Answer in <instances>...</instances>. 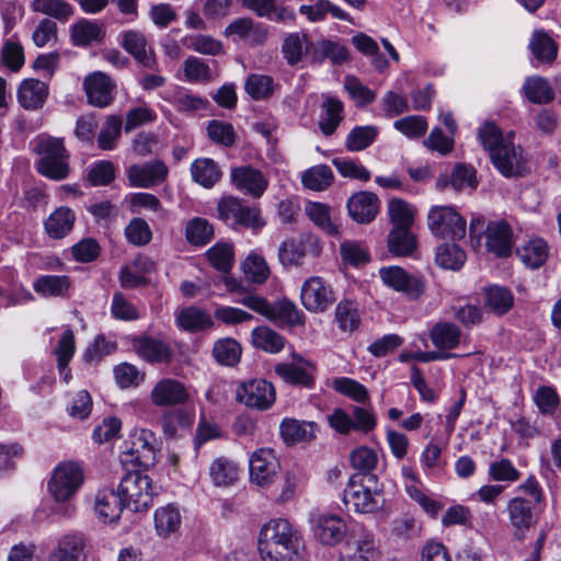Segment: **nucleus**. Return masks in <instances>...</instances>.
<instances>
[{
	"instance_id": "f257e3e1",
	"label": "nucleus",
	"mask_w": 561,
	"mask_h": 561,
	"mask_svg": "<svg viewBox=\"0 0 561 561\" xmlns=\"http://www.w3.org/2000/svg\"><path fill=\"white\" fill-rule=\"evenodd\" d=\"M478 136L501 174L510 178L526 172V160L522 148L512 141L513 133L504 136L494 123L486 122L479 127Z\"/></svg>"
},
{
	"instance_id": "f03ea898",
	"label": "nucleus",
	"mask_w": 561,
	"mask_h": 561,
	"mask_svg": "<svg viewBox=\"0 0 561 561\" xmlns=\"http://www.w3.org/2000/svg\"><path fill=\"white\" fill-rule=\"evenodd\" d=\"M298 533L283 518L264 524L259 535V551L262 561H293L298 552Z\"/></svg>"
},
{
	"instance_id": "7ed1b4c3",
	"label": "nucleus",
	"mask_w": 561,
	"mask_h": 561,
	"mask_svg": "<svg viewBox=\"0 0 561 561\" xmlns=\"http://www.w3.org/2000/svg\"><path fill=\"white\" fill-rule=\"evenodd\" d=\"M32 150L36 156L34 168L38 174L56 182L69 176L70 152L64 138L41 134L32 140Z\"/></svg>"
},
{
	"instance_id": "20e7f679",
	"label": "nucleus",
	"mask_w": 561,
	"mask_h": 561,
	"mask_svg": "<svg viewBox=\"0 0 561 561\" xmlns=\"http://www.w3.org/2000/svg\"><path fill=\"white\" fill-rule=\"evenodd\" d=\"M343 503L347 511L369 514L383 507L385 497L377 486L375 474H353L343 492Z\"/></svg>"
},
{
	"instance_id": "39448f33",
	"label": "nucleus",
	"mask_w": 561,
	"mask_h": 561,
	"mask_svg": "<svg viewBox=\"0 0 561 561\" xmlns=\"http://www.w3.org/2000/svg\"><path fill=\"white\" fill-rule=\"evenodd\" d=\"M125 505L133 512L147 510L157 495V488L149 476L141 471L127 472L117 488Z\"/></svg>"
},
{
	"instance_id": "423d86ee",
	"label": "nucleus",
	"mask_w": 561,
	"mask_h": 561,
	"mask_svg": "<svg viewBox=\"0 0 561 561\" xmlns=\"http://www.w3.org/2000/svg\"><path fill=\"white\" fill-rule=\"evenodd\" d=\"M123 462H135L148 468L156 461L158 439L154 433L147 428H135L123 447Z\"/></svg>"
},
{
	"instance_id": "0eeeda50",
	"label": "nucleus",
	"mask_w": 561,
	"mask_h": 561,
	"mask_svg": "<svg viewBox=\"0 0 561 561\" xmlns=\"http://www.w3.org/2000/svg\"><path fill=\"white\" fill-rule=\"evenodd\" d=\"M239 302L276 323L288 325H297L301 323V313L295 304L289 300L285 299L271 305L263 297L245 295L239 300Z\"/></svg>"
},
{
	"instance_id": "6e6552de",
	"label": "nucleus",
	"mask_w": 561,
	"mask_h": 561,
	"mask_svg": "<svg viewBox=\"0 0 561 561\" xmlns=\"http://www.w3.org/2000/svg\"><path fill=\"white\" fill-rule=\"evenodd\" d=\"M466 224V219L453 206H433L427 215L431 232L442 239H462Z\"/></svg>"
},
{
	"instance_id": "1a4fd4ad",
	"label": "nucleus",
	"mask_w": 561,
	"mask_h": 561,
	"mask_svg": "<svg viewBox=\"0 0 561 561\" xmlns=\"http://www.w3.org/2000/svg\"><path fill=\"white\" fill-rule=\"evenodd\" d=\"M83 482V469L75 461H64L53 471L48 490L57 502L69 501Z\"/></svg>"
},
{
	"instance_id": "9d476101",
	"label": "nucleus",
	"mask_w": 561,
	"mask_h": 561,
	"mask_svg": "<svg viewBox=\"0 0 561 561\" xmlns=\"http://www.w3.org/2000/svg\"><path fill=\"white\" fill-rule=\"evenodd\" d=\"M321 249L318 237L304 232L284 240L278 247L277 256L285 268L298 267L304 264L307 254L318 256Z\"/></svg>"
},
{
	"instance_id": "9b49d317",
	"label": "nucleus",
	"mask_w": 561,
	"mask_h": 561,
	"mask_svg": "<svg viewBox=\"0 0 561 561\" xmlns=\"http://www.w3.org/2000/svg\"><path fill=\"white\" fill-rule=\"evenodd\" d=\"M328 421L335 432L343 435H347L352 431L367 434L377 425L373 411L364 407H353L352 414H348L343 409H335L328 416Z\"/></svg>"
},
{
	"instance_id": "f8f14e48",
	"label": "nucleus",
	"mask_w": 561,
	"mask_h": 561,
	"mask_svg": "<svg viewBox=\"0 0 561 561\" xmlns=\"http://www.w3.org/2000/svg\"><path fill=\"white\" fill-rule=\"evenodd\" d=\"M218 213L224 220H231L254 231L266 225L257 207H250L236 197L222 198L218 204Z\"/></svg>"
},
{
	"instance_id": "ddd939ff",
	"label": "nucleus",
	"mask_w": 561,
	"mask_h": 561,
	"mask_svg": "<svg viewBox=\"0 0 561 561\" xmlns=\"http://www.w3.org/2000/svg\"><path fill=\"white\" fill-rule=\"evenodd\" d=\"M237 400L250 409L268 410L276 400L275 387L265 379L249 380L237 389Z\"/></svg>"
},
{
	"instance_id": "4468645a",
	"label": "nucleus",
	"mask_w": 561,
	"mask_h": 561,
	"mask_svg": "<svg viewBox=\"0 0 561 561\" xmlns=\"http://www.w3.org/2000/svg\"><path fill=\"white\" fill-rule=\"evenodd\" d=\"M302 306L310 312L319 313L329 309L335 301L332 288L320 276H311L301 286Z\"/></svg>"
},
{
	"instance_id": "2eb2a0df",
	"label": "nucleus",
	"mask_w": 561,
	"mask_h": 561,
	"mask_svg": "<svg viewBox=\"0 0 561 561\" xmlns=\"http://www.w3.org/2000/svg\"><path fill=\"white\" fill-rule=\"evenodd\" d=\"M379 276L386 286L403 293L410 299H417L426 289V284L421 277L411 275L399 266L381 267Z\"/></svg>"
},
{
	"instance_id": "dca6fc26",
	"label": "nucleus",
	"mask_w": 561,
	"mask_h": 561,
	"mask_svg": "<svg viewBox=\"0 0 561 561\" xmlns=\"http://www.w3.org/2000/svg\"><path fill=\"white\" fill-rule=\"evenodd\" d=\"M83 90L90 105L104 108L113 103L116 84L106 73L94 71L84 78Z\"/></svg>"
},
{
	"instance_id": "f3484780",
	"label": "nucleus",
	"mask_w": 561,
	"mask_h": 561,
	"mask_svg": "<svg viewBox=\"0 0 561 561\" xmlns=\"http://www.w3.org/2000/svg\"><path fill=\"white\" fill-rule=\"evenodd\" d=\"M249 467L251 482L267 486L274 481L279 470V462L272 449L260 448L251 455Z\"/></svg>"
},
{
	"instance_id": "a211bd4d",
	"label": "nucleus",
	"mask_w": 561,
	"mask_h": 561,
	"mask_svg": "<svg viewBox=\"0 0 561 561\" xmlns=\"http://www.w3.org/2000/svg\"><path fill=\"white\" fill-rule=\"evenodd\" d=\"M135 353L149 364L169 363L172 359V350L162 339L140 334L131 339Z\"/></svg>"
},
{
	"instance_id": "6ab92c4d",
	"label": "nucleus",
	"mask_w": 561,
	"mask_h": 561,
	"mask_svg": "<svg viewBox=\"0 0 561 561\" xmlns=\"http://www.w3.org/2000/svg\"><path fill=\"white\" fill-rule=\"evenodd\" d=\"M168 167L161 160H154L142 164H133L127 171V178L131 186L152 187L162 183L168 176Z\"/></svg>"
},
{
	"instance_id": "aec40b11",
	"label": "nucleus",
	"mask_w": 561,
	"mask_h": 561,
	"mask_svg": "<svg viewBox=\"0 0 561 561\" xmlns=\"http://www.w3.org/2000/svg\"><path fill=\"white\" fill-rule=\"evenodd\" d=\"M274 371L285 382L304 388L314 386L316 367L310 362L304 360L297 356V363H278L274 366Z\"/></svg>"
},
{
	"instance_id": "412c9836",
	"label": "nucleus",
	"mask_w": 561,
	"mask_h": 561,
	"mask_svg": "<svg viewBox=\"0 0 561 561\" xmlns=\"http://www.w3.org/2000/svg\"><path fill=\"white\" fill-rule=\"evenodd\" d=\"M350 553L348 561H373L377 554V547L371 533L357 525L350 530V538L345 543Z\"/></svg>"
},
{
	"instance_id": "4be33fe9",
	"label": "nucleus",
	"mask_w": 561,
	"mask_h": 561,
	"mask_svg": "<svg viewBox=\"0 0 561 561\" xmlns=\"http://www.w3.org/2000/svg\"><path fill=\"white\" fill-rule=\"evenodd\" d=\"M350 217L357 224L371 222L380 207V201L375 193L360 191L353 194L346 203Z\"/></svg>"
},
{
	"instance_id": "5701e85b",
	"label": "nucleus",
	"mask_w": 561,
	"mask_h": 561,
	"mask_svg": "<svg viewBox=\"0 0 561 561\" xmlns=\"http://www.w3.org/2000/svg\"><path fill=\"white\" fill-rule=\"evenodd\" d=\"M150 399L158 407L182 404L188 400V392L182 382L165 378L154 385Z\"/></svg>"
},
{
	"instance_id": "b1692460",
	"label": "nucleus",
	"mask_w": 561,
	"mask_h": 561,
	"mask_svg": "<svg viewBox=\"0 0 561 561\" xmlns=\"http://www.w3.org/2000/svg\"><path fill=\"white\" fill-rule=\"evenodd\" d=\"M231 182L240 191L253 197H260L267 187L263 173L250 165H241L231 170Z\"/></svg>"
},
{
	"instance_id": "393cba45",
	"label": "nucleus",
	"mask_w": 561,
	"mask_h": 561,
	"mask_svg": "<svg viewBox=\"0 0 561 561\" xmlns=\"http://www.w3.org/2000/svg\"><path fill=\"white\" fill-rule=\"evenodd\" d=\"M49 89L47 83L28 78L24 79L16 91L19 104L26 111L42 108L48 98Z\"/></svg>"
},
{
	"instance_id": "a878e982",
	"label": "nucleus",
	"mask_w": 561,
	"mask_h": 561,
	"mask_svg": "<svg viewBox=\"0 0 561 561\" xmlns=\"http://www.w3.org/2000/svg\"><path fill=\"white\" fill-rule=\"evenodd\" d=\"M485 245L496 256H507L513 248V233L506 221L490 222L485 230Z\"/></svg>"
},
{
	"instance_id": "bb28decb",
	"label": "nucleus",
	"mask_w": 561,
	"mask_h": 561,
	"mask_svg": "<svg viewBox=\"0 0 561 561\" xmlns=\"http://www.w3.org/2000/svg\"><path fill=\"white\" fill-rule=\"evenodd\" d=\"M313 531L321 543L335 546L346 536L347 527L337 515H320L314 520Z\"/></svg>"
},
{
	"instance_id": "cd10ccee",
	"label": "nucleus",
	"mask_w": 561,
	"mask_h": 561,
	"mask_svg": "<svg viewBox=\"0 0 561 561\" xmlns=\"http://www.w3.org/2000/svg\"><path fill=\"white\" fill-rule=\"evenodd\" d=\"M242 5L259 18H266L276 23L295 21L296 14L289 7L277 5L276 0H241Z\"/></svg>"
},
{
	"instance_id": "c85d7f7f",
	"label": "nucleus",
	"mask_w": 561,
	"mask_h": 561,
	"mask_svg": "<svg viewBox=\"0 0 561 561\" xmlns=\"http://www.w3.org/2000/svg\"><path fill=\"white\" fill-rule=\"evenodd\" d=\"M121 44L144 67L153 69L157 66L156 55L148 49L146 37L139 31L124 32Z\"/></svg>"
},
{
	"instance_id": "c756f323",
	"label": "nucleus",
	"mask_w": 561,
	"mask_h": 561,
	"mask_svg": "<svg viewBox=\"0 0 561 561\" xmlns=\"http://www.w3.org/2000/svg\"><path fill=\"white\" fill-rule=\"evenodd\" d=\"M126 507L119 492L104 488L95 495V512L104 523H112L119 518Z\"/></svg>"
},
{
	"instance_id": "7c9ffc66",
	"label": "nucleus",
	"mask_w": 561,
	"mask_h": 561,
	"mask_svg": "<svg viewBox=\"0 0 561 561\" xmlns=\"http://www.w3.org/2000/svg\"><path fill=\"white\" fill-rule=\"evenodd\" d=\"M279 432L288 445L306 443L316 437V424L296 419H284L279 425Z\"/></svg>"
},
{
	"instance_id": "2f4dec72",
	"label": "nucleus",
	"mask_w": 561,
	"mask_h": 561,
	"mask_svg": "<svg viewBox=\"0 0 561 561\" xmlns=\"http://www.w3.org/2000/svg\"><path fill=\"white\" fill-rule=\"evenodd\" d=\"M85 543L79 535H66L48 557V561H80Z\"/></svg>"
},
{
	"instance_id": "473e14b6",
	"label": "nucleus",
	"mask_w": 561,
	"mask_h": 561,
	"mask_svg": "<svg viewBox=\"0 0 561 561\" xmlns=\"http://www.w3.org/2000/svg\"><path fill=\"white\" fill-rule=\"evenodd\" d=\"M75 213L65 206L56 208L45 221V230L50 238L61 239L66 237L73 227Z\"/></svg>"
},
{
	"instance_id": "72a5a7b5",
	"label": "nucleus",
	"mask_w": 561,
	"mask_h": 561,
	"mask_svg": "<svg viewBox=\"0 0 561 561\" xmlns=\"http://www.w3.org/2000/svg\"><path fill=\"white\" fill-rule=\"evenodd\" d=\"M71 280L66 275H43L35 279L33 289L42 297H66Z\"/></svg>"
},
{
	"instance_id": "f704fd0d",
	"label": "nucleus",
	"mask_w": 561,
	"mask_h": 561,
	"mask_svg": "<svg viewBox=\"0 0 561 561\" xmlns=\"http://www.w3.org/2000/svg\"><path fill=\"white\" fill-rule=\"evenodd\" d=\"M191 174L193 181L205 188L213 187L222 175L218 164L210 158L194 160L191 165Z\"/></svg>"
},
{
	"instance_id": "c9c22d12",
	"label": "nucleus",
	"mask_w": 561,
	"mask_h": 561,
	"mask_svg": "<svg viewBox=\"0 0 561 561\" xmlns=\"http://www.w3.org/2000/svg\"><path fill=\"white\" fill-rule=\"evenodd\" d=\"M528 47L540 62L551 64L558 56V45L543 30L534 31Z\"/></svg>"
},
{
	"instance_id": "e433bc0d",
	"label": "nucleus",
	"mask_w": 561,
	"mask_h": 561,
	"mask_svg": "<svg viewBox=\"0 0 561 561\" xmlns=\"http://www.w3.org/2000/svg\"><path fill=\"white\" fill-rule=\"evenodd\" d=\"M343 103L339 99L325 96L319 119V128L323 135L331 136L337 129L343 119Z\"/></svg>"
},
{
	"instance_id": "4c0bfd02",
	"label": "nucleus",
	"mask_w": 561,
	"mask_h": 561,
	"mask_svg": "<svg viewBox=\"0 0 561 561\" xmlns=\"http://www.w3.org/2000/svg\"><path fill=\"white\" fill-rule=\"evenodd\" d=\"M311 46L307 34L295 32L284 38L282 53L287 64L295 66L301 61L309 49L311 50Z\"/></svg>"
},
{
	"instance_id": "58836bf2",
	"label": "nucleus",
	"mask_w": 561,
	"mask_h": 561,
	"mask_svg": "<svg viewBox=\"0 0 561 561\" xmlns=\"http://www.w3.org/2000/svg\"><path fill=\"white\" fill-rule=\"evenodd\" d=\"M104 36V27L94 21L82 19L71 26V39L76 46H88L93 42H101Z\"/></svg>"
},
{
	"instance_id": "ea45409f",
	"label": "nucleus",
	"mask_w": 561,
	"mask_h": 561,
	"mask_svg": "<svg viewBox=\"0 0 561 561\" xmlns=\"http://www.w3.org/2000/svg\"><path fill=\"white\" fill-rule=\"evenodd\" d=\"M181 514L176 506L168 504L154 512V528L162 538H168L176 533L181 526Z\"/></svg>"
},
{
	"instance_id": "a19ab883",
	"label": "nucleus",
	"mask_w": 561,
	"mask_h": 561,
	"mask_svg": "<svg viewBox=\"0 0 561 561\" xmlns=\"http://www.w3.org/2000/svg\"><path fill=\"white\" fill-rule=\"evenodd\" d=\"M178 325L188 332H198L213 325L211 317L204 310L191 306L183 308L176 314Z\"/></svg>"
},
{
	"instance_id": "79ce46f5",
	"label": "nucleus",
	"mask_w": 561,
	"mask_h": 561,
	"mask_svg": "<svg viewBox=\"0 0 561 561\" xmlns=\"http://www.w3.org/2000/svg\"><path fill=\"white\" fill-rule=\"evenodd\" d=\"M310 56L312 61L321 64L325 59L331 60L333 64H342L347 57V49L339 43L321 39L312 44Z\"/></svg>"
},
{
	"instance_id": "37998d69",
	"label": "nucleus",
	"mask_w": 561,
	"mask_h": 561,
	"mask_svg": "<svg viewBox=\"0 0 561 561\" xmlns=\"http://www.w3.org/2000/svg\"><path fill=\"white\" fill-rule=\"evenodd\" d=\"M525 98L534 104H547L554 99V91L542 77H528L523 85Z\"/></svg>"
},
{
	"instance_id": "c03bdc74",
	"label": "nucleus",
	"mask_w": 561,
	"mask_h": 561,
	"mask_svg": "<svg viewBox=\"0 0 561 561\" xmlns=\"http://www.w3.org/2000/svg\"><path fill=\"white\" fill-rule=\"evenodd\" d=\"M388 249L397 256H408L416 249L415 236L410 228H392L388 236Z\"/></svg>"
},
{
	"instance_id": "a18cd8bd",
	"label": "nucleus",
	"mask_w": 561,
	"mask_h": 561,
	"mask_svg": "<svg viewBox=\"0 0 561 561\" xmlns=\"http://www.w3.org/2000/svg\"><path fill=\"white\" fill-rule=\"evenodd\" d=\"M516 255L530 268H538L548 257V245L542 239H534L517 248Z\"/></svg>"
},
{
	"instance_id": "49530a36",
	"label": "nucleus",
	"mask_w": 561,
	"mask_h": 561,
	"mask_svg": "<svg viewBox=\"0 0 561 561\" xmlns=\"http://www.w3.org/2000/svg\"><path fill=\"white\" fill-rule=\"evenodd\" d=\"M32 11L66 22L73 15V7L66 0H33Z\"/></svg>"
},
{
	"instance_id": "de8ad7c7",
	"label": "nucleus",
	"mask_w": 561,
	"mask_h": 561,
	"mask_svg": "<svg viewBox=\"0 0 561 561\" xmlns=\"http://www.w3.org/2000/svg\"><path fill=\"white\" fill-rule=\"evenodd\" d=\"M430 336L437 348L453 350L460 342L461 331L455 323L440 322L433 327Z\"/></svg>"
},
{
	"instance_id": "09e8293b",
	"label": "nucleus",
	"mask_w": 561,
	"mask_h": 561,
	"mask_svg": "<svg viewBox=\"0 0 561 561\" xmlns=\"http://www.w3.org/2000/svg\"><path fill=\"white\" fill-rule=\"evenodd\" d=\"M508 517L517 531H524L531 526L533 507L530 502L523 497H514L507 504Z\"/></svg>"
},
{
	"instance_id": "8fccbe9b",
	"label": "nucleus",
	"mask_w": 561,
	"mask_h": 561,
	"mask_svg": "<svg viewBox=\"0 0 561 561\" xmlns=\"http://www.w3.org/2000/svg\"><path fill=\"white\" fill-rule=\"evenodd\" d=\"M238 466L225 457H219L213 461L209 468V476L217 486H227L238 480Z\"/></svg>"
},
{
	"instance_id": "3c124183",
	"label": "nucleus",
	"mask_w": 561,
	"mask_h": 561,
	"mask_svg": "<svg viewBox=\"0 0 561 561\" xmlns=\"http://www.w3.org/2000/svg\"><path fill=\"white\" fill-rule=\"evenodd\" d=\"M252 344L267 353H279L285 346V339L268 327H259L252 331Z\"/></svg>"
},
{
	"instance_id": "603ef678",
	"label": "nucleus",
	"mask_w": 561,
	"mask_h": 561,
	"mask_svg": "<svg viewBox=\"0 0 561 561\" xmlns=\"http://www.w3.org/2000/svg\"><path fill=\"white\" fill-rule=\"evenodd\" d=\"M185 238L190 244L203 247L214 238L213 226L206 219L195 217L186 224Z\"/></svg>"
},
{
	"instance_id": "864d4df0",
	"label": "nucleus",
	"mask_w": 561,
	"mask_h": 561,
	"mask_svg": "<svg viewBox=\"0 0 561 561\" xmlns=\"http://www.w3.org/2000/svg\"><path fill=\"white\" fill-rule=\"evenodd\" d=\"M334 180L332 170L327 164H319L302 173V184L312 191H324Z\"/></svg>"
},
{
	"instance_id": "5fc2aeb1",
	"label": "nucleus",
	"mask_w": 561,
	"mask_h": 561,
	"mask_svg": "<svg viewBox=\"0 0 561 561\" xmlns=\"http://www.w3.org/2000/svg\"><path fill=\"white\" fill-rule=\"evenodd\" d=\"M206 256L214 268L226 274L230 272L233 264V247L227 242H217L207 250Z\"/></svg>"
},
{
	"instance_id": "6e6d98bb",
	"label": "nucleus",
	"mask_w": 561,
	"mask_h": 561,
	"mask_svg": "<svg viewBox=\"0 0 561 561\" xmlns=\"http://www.w3.org/2000/svg\"><path fill=\"white\" fill-rule=\"evenodd\" d=\"M436 263L445 270H459L466 262V253L457 244H442L436 250Z\"/></svg>"
},
{
	"instance_id": "4d7b16f0",
	"label": "nucleus",
	"mask_w": 561,
	"mask_h": 561,
	"mask_svg": "<svg viewBox=\"0 0 561 561\" xmlns=\"http://www.w3.org/2000/svg\"><path fill=\"white\" fill-rule=\"evenodd\" d=\"M213 355L220 365L234 366L240 360L241 346L233 339H221L214 344Z\"/></svg>"
},
{
	"instance_id": "13d9d810",
	"label": "nucleus",
	"mask_w": 561,
	"mask_h": 561,
	"mask_svg": "<svg viewBox=\"0 0 561 561\" xmlns=\"http://www.w3.org/2000/svg\"><path fill=\"white\" fill-rule=\"evenodd\" d=\"M378 129L374 126H356L346 137L345 147L351 152L368 148L376 139Z\"/></svg>"
},
{
	"instance_id": "bf43d9fd",
	"label": "nucleus",
	"mask_w": 561,
	"mask_h": 561,
	"mask_svg": "<svg viewBox=\"0 0 561 561\" xmlns=\"http://www.w3.org/2000/svg\"><path fill=\"white\" fill-rule=\"evenodd\" d=\"M335 319L342 331H354L360 323L357 304L352 300H342L335 309Z\"/></svg>"
},
{
	"instance_id": "052dcab7",
	"label": "nucleus",
	"mask_w": 561,
	"mask_h": 561,
	"mask_svg": "<svg viewBox=\"0 0 561 561\" xmlns=\"http://www.w3.org/2000/svg\"><path fill=\"white\" fill-rule=\"evenodd\" d=\"M333 389L358 403L369 401L367 388L355 379L347 377L335 378L332 381Z\"/></svg>"
},
{
	"instance_id": "680f3d73",
	"label": "nucleus",
	"mask_w": 561,
	"mask_h": 561,
	"mask_svg": "<svg viewBox=\"0 0 561 561\" xmlns=\"http://www.w3.org/2000/svg\"><path fill=\"white\" fill-rule=\"evenodd\" d=\"M245 277L255 284H263L267 280L271 271L265 259L256 253H250L242 263Z\"/></svg>"
},
{
	"instance_id": "e2e57ef3",
	"label": "nucleus",
	"mask_w": 561,
	"mask_h": 561,
	"mask_svg": "<svg viewBox=\"0 0 561 561\" xmlns=\"http://www.w3.org/2000/svg\"><path fill=\"white\" fill-rule=\"evenodd\" d=\"M185 80L191 83H208L213 80L211 70L203 59L190 56L183 62Z\"/></svg>"
},
{
	"instance_id": "0e129e2a",
	"label": "nucleus",
	"mask_w": 561,
	"mask_h": 561,
	"mask_svg": "<svg viewBox=\"0 0 561 561\" xmlns=\"http://www.w3.org/2000/svg\"><path fill=\"white\" fill-rule=\"evenodd\" d=\"M388 215L393 228H411L414 211L411 206L401 198H392L388 203Z\"/></svg>"
},
{
	"instance_id": "69168bd1",
	"label": "nucleus",
	"mask_w": 561,
	"mask_h": 561,
	"mask_svg": "<svg viewBox=\"0 0 561 561\" xmlns=\"http://www.w3.org/2000/svg\"><path fill=\"white\" fill-rule=\"evenodd\" d=\"M244 89L253 100H264L273 94L274 80L270 76L253 73L247 78Z\"/></svg>"
},
{
	"instance_id": "338daca9",
	"label": "nucleus",
	"mask_w": 561,
	"mask_h": 561,
	"mask_svg": "<svg viewBox=\"0 0 561 561\" xmlns=\"http://www.w3.org/2000/svg\"><path fill=\"white\" fill-rule=\"evenodd\" d=\"M513 295L500 286H490L485 289V302L488 307L497 314L507 312L513 306Z\"/></svg>"
},
{
	"instance_id": "774afa93",
	"label": "nucleus",
	"mask_w": 561,
	"mask_h": 561,
	"mask_svg": "<svg viewBox=\"0 0 561 561\" xmlns=\"http://www.w3.org/2000/svg\"><path fill=\"white\" fill-rule=\"evenodd\" d=\"M476 173V169L471 165L456 164L449 176L450 186L457 192L467 188L474 190L478 185Z\"/></svg>"
}]
</instances>
